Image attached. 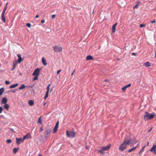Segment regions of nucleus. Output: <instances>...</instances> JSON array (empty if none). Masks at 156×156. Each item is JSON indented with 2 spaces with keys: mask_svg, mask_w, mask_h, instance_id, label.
I'll return each instance as SVG.
<instances>
[{
  "mask_svg": "<svg viewBox=\"0 0 156 156\" xmlns=\"http://www.w3.org/2000/svg\"><path fill=\"white\" fill-rule=\"evenodd\" d=\"M48 94H45V95L44 96V99H46L48 97Z\"/></svg>",
  "mask_w": 156,
  "mask_h": 156,
  "instance_id": "obj_43",
  "label": "nucleus"
},
{
  "mask_svg": "<svg viewBox=\"0 0 156 156\" xmlns=\"http://www.w3.org/2000/svg\"><path fill=\"white\" fill-rule=\"evenodd\" d=\"M139 146V144H137V145H136V148Z\"/></svg>",
  "mask_w": 156,
  "mask_h": 156,
  "instance_id": "obj_56",
  "label": "nucleus"
},
{
  "mask_svg": "<svg viewBox=\"0 0 156 156\" xmlns=\"http://www.w3.org/2000/svg\"><path fill=\"white\" fill-rule=\"evenodd\" d=\"M136 149V147H133L131 149H129L128 150V152L129 153L131 152L134 151Z\"/></svg>",
  "mask_w": 156,
  "mask_h": 156,
  "instance_id": "obj_23",
  "label": "nucleus"
},
{
  "mask_svg": "<svg viewBox=\"0 0 156 156\" xmlns=\"http://www.w3.org/2000/svg\"><path fill=\"white\" fill-rule=\"evenodd\" d=\"M76 72V69H74L73 70V73H74V72Z\"/></svg>",
  "mask_w": 156,
  "mask_h": 156,
  "instance_id": "obj_54",
  "label": "nucleus"
},
{
  "mask_svg": "<svg viewBox=\"0 0 156 156\" xmlns=\"http://www.w3.org/2000/svg\"><path fill=\"white\" fill-rule=\"evenodd\" d=\"M16 143L18 145H19L20 143H23L24 142V140L22 138H18L16 137Z\"/></svg>",
  "mask_w": 156,
  "mask_h": 156,
  "instance_id": "obj_9",
  "label": "nucleus"
},
{
  "mask_svg": "<svg viewBox=\"0 0 156 156\" xmlns=\"http://www.w3.org/2000/svg\"><path fill=\"white\" fill-rule=\"evenodd\" d=\"M41 23H42L44 22V20H42L41 21Z\"/></svg>",
  "mask_w": 156,
  "mask_h": 156,
  "instance_id": "obj_49",
  "label": "nucleus"
},
{
  "mask_svg": "<svg viewBox=\"0 0 156 156\" xmlns=\"http://www.w3.org/2000/svg\"><path fill=\"white\" fill-rule=\"evenodd\" d=\"M111 146V144H108L106 146L102 147V149H103V150H104V151H108L110 147Z\"/></svg>",
  "mask_w": 156,
  "mask_h": 156,
  "instance_id": "obj_10",
  "label": "nucleus"
},
{
  "mask_svg": "<svg viewBox=\"0 0 156 156\" xmlns=\"http://www.w3.org/2000/svg\"><path fill=\"white\" fill-rule=\"evenodd\" d=\"M155 20H154L151 22V23H154L155 22Z\"/></svg>",
  "mask_w": 156,
  "mask_h": 156,
  "instance_id": "obj_44",
  "label": "nucleus"
},
{
  "mask_svg": "<svg viewBox=\"0 0 156 156\" xmlns=\"http://www.w3.org/2000/svg\"><path fill=\"white\" fill-rule=\"evenodd\" d=\"M38 76H35V77L33 79V80L34 81V80H37V79H38Z\"/></svg>",
  "mask_w": 156,
  "mask_h": 156,
  "instance_id": "obj_31",
  "label": "nucleus"
},
{
  "mask_svg": "<svg viewBox=\"0 0 156 156\" xmlns=\"http://www.w3.org/2000/svg\"><path fill=\"white\" fill-rule=\"evenodd\" d=\"M8 3H7L4 9L2 11L1 14V20L4 23L5 22V12L7 9V5Z\"/></svg>",
  "mask_w": 156,
  "mask_h": 156,
  "instance_id": "obj_3",
  "label": "nucleus"
},
{
  "mask_svg": "<svg viewBox=\"0 0 156 156\" xmlns=\"http://www.w3.org/2000/svg\"><path fill=\"white\" fill-rule=\"evenodd\" d=\"M17 56L18 58V62L19 63H20L22 61V59L21 57V55L20 54H18L17 55Z\"/></svg>",
  "mask_w": 156,
  "mask_h": 156,
  "instance_id": "obj_11",
  "label": "nucleus"
},
{
  "mask_svg": "<svg viewBox=\"0 0 156 156\" xmlns=\"http://www.w3.org/2000/svg\"><path fill=\"white\" fill-rule=\"evenodd\" d=\"M140 2H138V3L136 4L133 7V9H137L139 7V5L140 4Z\"/></svg>",
  "mask_w": 156,
  "mask_h": 156,
  "instance_id": "obj_26",
  "label": "nucleus"
},
{
  "mask_svg": "<svg viewBox=\"0 0 156 156\" xmlns=\"http://www.w3.org/2000/svg\"><path fill=\"white\" fill-rule=\"evenodd\" d=\"M55 16H56L55 15V14L51 16V18L52 19L54 18L55 17Z\"/></svg>",
  "mask_w": 156,
  "mask_h": 156,
  "instance_id": "obj_41",
  "label": "nucleus"
},
{
  "mask_svg": "<svg viewBox=\"0 0 156 156\" xmlns=\"http://www.w3.org/2000/svg\"><path fill=\"white\" fill-rule=\"evenodd\" d=\"M28 135V134H27V135H26L23 136V137L22 139H23V140L24 141L25 139L29 138L27 137Z\"/></svg>",
  "mask_w": 156,
  "mask_h": 156,
  "instance_id": "obj_28",
  "label": "nucleus"
},
{
  "mask_svg": "<svg viewBox=\"0 0 156 156\" xmlns=\"http://www.w3.org/2000/svg\"><path fill=\"white\" fill-rule=\"evenodd\" d=\"M61 71V69H60V70H58L57 71V75Z\"/></svg>",
  "mask_w": 156,
  "mask_h": 156,
  "instance_id": "obj_45",
  "label": "nucleus"
},
{
  "mask_svg": "<svg viewBox=\"0 0 156 156\" xmlns=\"http://www.w3.org/2000/svg\"><path fill=\"white\" fill-rule=\"evenodd\" d=\"M132 55H136V54L135 53H134V52H133L132 53Z\"/></svg>",
  "mask_w": 156,
  "mask_h": 156,
  "instance_id": "obj_50",
  "label": "nucleus"
},
{
  "mask_svg": "<svg viewBox=\"0 0 156 156\" xmlns=\"http://www.w3.org/2000/svg\"><path fill=\"white\" fill-rule=\"evenodd\" d=\"M126 143L124 142V143L121 144L119 147V150L121 151H123L126 148Z\"/></svg>",
  "mask_w": 156,
  "mask_h": 156,
  "instance_id": "obj_6",
  "label": "nucleus"
},
{
  "mask_svg": "<svg viewBox=\"0 0 156 156\" xmlns=\"http://www.w3.org/2000/svg\"><path fill=\"white\" fill-rule=\"evenodd\" d=\"M86 149H87V148H88V147H86Z\"/></svg>",
  "mask_w": 156,
  "mask_h": 156,
  "instance_id": "obj_64",
  "label": "nucleus"
},
{
  "mask_svg": "<svg viewBox=\"0 0 156 156\" xmlns=\"http://www.w3.org/2000/svg\"><path fill=\"white\" fill-rule=\"evenodd\" d=\"M30 87H31V88H32V87L31 86H29Z\"/></svg>",
  "mask_w": 156,
  "mask_h": 156,
  "instance_id": "obj_61",
  "label": "nucleus"
},
{
  "mask_svg": "<svg viewBox=\"0 0 156 156\" xmlns=\"http://www.w3.org/2000/svg\"><path fill=\"white\" fill-rule=\"evenodd\" d=\"M17 62H14L13 64V67L12 68V69L11 70H13L15 68H16V67L17 64Z\"/></svg>",
  "mask_w": 156,
  "mask_h": 156,
  "instance_id": "obj_16",
  "label": "nucleus"
},
{
  "mask_svg": "<svg viewBox=\"0 0 156 156\" xmlns=\"http://www.w3.org/2000/svg\"><path fill=\"white\" fill-rule=\"evenodd\" d=\"M25 87V86L24 84H23L21 85V87L19 88V89L20 90H22Z\"/></svg>",
  "mask_w": 156,
  "mask_h": 156,
  "instance_id": "obj_27",
  "label": "nucleus"
},
{
  "mask_svg": "<svg viewBox=\"0 0 156 156\" xmlns=\"http://www.w3.org/2000/svg\"><path fill=\"white\" fill-rule=\"evenodd\" d=\"M38 156H42L41 155H38Z\"/></svg>",
  "mask_w": 156,
  "mask_h": 156,
  "instance_id": "obj_62",
  "label": "nucleus"
},
{
  "mask_svg": "<svg viewBox=\"0 0 156 156\" xmlns=\"http://www.w3.org/2000/svg\"><path fill=\"white\" fill-rule=\"evenodd\" d=\"M115 26L113 25L112 27V32L113 33H114L115 30Z\"/></svg>",
  "mask_w": 156,
  "mask_h": 156,
  "instance_id": "obj_29",
  "label": "nucleus"
},
{
  "mask_svg": "<svg viewBox=\"0 0 156 156\" xmlns=\"http://www.w3.org/2000/svg\"><path fill=\"white\" fill-rule=\"evenodd\" d=\"M4 91V89L3 88H1L0 89V95H2V93Z\"/></svg>",
  "mask_w": 156,
  "mask_h": 156,
  "instance_id": "obj_25",
  "label": "nucleus"
},
{
  "mask_svg": "<svg viewBox=\"0 0 156 156\" xmlns=\"http://www.w3.org/2000/svg\"><path fill=\"white\" fill-rule=\"evenodd\" d=\"M51 85V84H49L48 85V86L47 87V90H49V87H50V86Z\"/></svg>",
  "mask_w": 156,
  "mask_h": 156,
  "instance_id": "obj_38",
  "label": "nucleus"
},
{
  "mask_svg": "<svg viewBox=\"0 0 156 156\" xmlns=\"http://www.w3.org/2000/svg\"><path fill=\"white\" fill-rule=\"evenodd\" d=\"M155 57L156 58V51H155Z\"/></svg>",
  "mask_w": 156,
  "mask_h": 156,
  "instance_id": "obj_55",
  "label": "nucleus"
},
{
  "mask_svg": "<svg viewBox=\"0 0 156 156\" xmlns=\"http://www.w3.org/2000/svg\"><path fill=\"white\" fill-rule=\"evenodd\" d=\"M104 151V150H103V149H102V148L100 150L98 151V152L100 153L101 154H102Z\"/></svg>",
  "mask_w": 156,
  "mask_h": 156,
  "instance_id": "obj_30",
  "label": "nucleus"
},
{
  "mask_svg": "<svg viewBox=\"0 0 156 156\" xmlns=\"http://www.w3.org/2000/svg\"><path fill=\"white\" fill-rule=\"evenodd\" d=\"M3 108L2 107H0V113H1L3 111Z\"/></svg>",
  "mask_w": 156,
  "mask_h": 156,
  "instance_id": "obj_37",
  "label": "nucleus"
},
{
  "mask_svg": "<svg viewBox=\"0 0 156 156\" xmlns=\"http://www.w3.org/2000/svg\"><path fill=\"white\" fill-rule=\"evenodd\" d=\"M87 60H91L93 59V58L90 55H88L86 58Z\"/></svg>",
  "mask_w": 156,
  "mask_h": 156,
  "instance_id": "obj_17",
  "label": "nucleus"
},
{
  "mask_svg": "<svg viewBox=\"0 0 156 156\" xmlns=\"http://www.w3.org/2000/svg\"><path fill=\"white\" fill-rule=\"evenodd\" d=\"M152 128H150L149 129L148 131V133H149L152 130Z\"/></svg>",
  "mask_w": 156,
  "mask_h": 156,
  "instance_id": "obj_46",
  "label": "nucleus"
},
{
  "mask_svg": "<svg viewBox=\"0 0 156 156\" xmlns=\"http://www.w3.org/2000/svg\"><path fill=\"white\" fill-rule=\"evenodd\" d=\"M41 70V69H39L38 68H37L35 70H34L33 73L32 74V75L33 76H37L39 75L40 72V70Z\"/></svg>",
  "mask_w": 156,
  "mask_h": 156,
  "instance_id": "obj_7",
  "label": "nucleus"
},
{
  "mask_svg": "<svg viewBox=\"0 0 156 156\" xmlns=\"http://www.w3.org/2000/svg\"><path fill=\"white\" fill-rule=\"evenodd\" d=\"M49 92V90H47V91L46 92V94H47L48 95V94Z\"/></svg>",
  "mask_w": 156,
  "mask_h": 156,
  "instance_id": "obj_48",
  "label": "nucleus"
},
{
  "mask_svg": "<svg viewBox=\"0 0 156 156\" xmlns=\"http://www.w3.org/2000/svg\"><path fill=\"white\" fill-rule=\"evenodd\" d=\"M19 147H17V148H13V152L14 154L16 153L19 150Z\"/></svg>",
  "mask_w": 156,
  "mask_h": 156,
  "instance_id": "obj_20",
  "label": "nucleus"
},
{
  "mask_svg": "<svg viewBox=\"0 0 156 156\" xmlns=\"http://www.w3.org/2000/svg\"><path fill=\"white\" fill-rule=\"evenodd\" d=\"M156 145H154L151 149L150 151L151 152L154 151V154H156Z\"/></svg>",
  "mask_w": 156,
  "mask_h": 156,
  "instance_id": "obj_14",
  "label": "nucleus"
},
{
  "mask_svg": "<svg viewBox=\"0 0 156 156\" xmlns=\"http://www.w3.org/2000/svg\"><path fill=\"white\" fill-rule=\"evenodd\" d=\"M149 144V143L148 142L147 143V146Z\"/></svg>",
  "mask_w": 156,
  "mask_h": 156,
  "instance_id": "obj_60",
  "label": "nucleus"
},
{
  "mask_svg": "<svg viewBox=\"0 0 156 156\" xmlns=\"http://www.w3.org/2000/svg\"><path fill=\"white\" fill-rule=\"evenodd\" d=\"M18 83L15 84H14L12 85L10 87V88L12 89L18 86Z\"/></svg>",
  "mask_w": 156,
  "mask_h": 156,
  "instance_id": "obj_22",
  "label": "nucleus"
},
{
  "mask_svg": "<svg viewBox=\"0 0 156 156\" xmlns=\"http://www.w3.org/2000/svg\"><path fill=\"white\" fill-rule=\"evenodd\" d=\"M120 59L119 58H117V60H118H118H119Z\"/></svg>",
  "mask_w": 156,
  "mask_h": 156,
  "instance_id": "obj_59",
  "label": "nucleus"
},
{
  "mask_svg": "<svg viewBox=\"0 0 156 156\" xmlns=\"http://www.w3.org/2000/svg\"><path fill=\"white\" fill-rule=\"evenodd\" d=\"M45 133L44 134V136L45 138H47L48 136V135L51 132V129L49 127H47L45 130Z\"/></svg>",
  "mask_w": 156,
  "mask_h": 156,
  "instance_id": "obj_8",
  "label": "nucleus"
},
{
  "mask_svg": "<svg viewBox=\"0 0 156 156\" xmlns=\"http://www.w3.org/2000/svg\"><path fill=\"white\" fill-rule=\"evenodd\" d=\"M52 89H51V90H50V92H51V91H52Z\"/></svg>",
  "mask_w": 156,
  "mask_h": 156,
  "instance_id": "obj_63",
  "label": "nucleus"
},
{
  "mask_svg": "<svg viewBox=\"0 0 156 156\" xmlns=\"http://www.w3.org/2000/svg\"><path fill=\"white\" fill-rule=\"evenodd\" d=\"M124 142L126 144H130L131 145H132L137 143L138 141L136 140L134 136H133L132 137L131 136H127L124 139Z\"/></svg>",
  "mask_w": 156,
  "mask_h": 156,
  "instance_id": "obj_1",
  "label": "nucleus"
},
{
  "mask_svg": "<svg viewBox=\"0 0 156 156\" xmlns=\"http://www.w3.org/2000/svg\"><path fill=\"white\" fill-rule=\"evenodd\" d=\"M42 63L44 66H46L47 65V63L46 60L44 58V57L42 58L41 59Z\"/></svg>",
  "mask_w": 156,
  "mask_h": 156,
  "instance_id": "obj_15",
  "label": "nucleus"
},
{
  "mask_svg": "<svg viewBox=\"0 0 156 156\" xmlns=\"http://www.w3.org/2000/svg\"><path fill=\"white\" fill-rule=\"evenodd\" d=\"M5 83L6 84L8 85L9 84L10 82L8 81H5Z\"/></svg>",
  "mask_w": 156,
  "mask_h": 156,
  "instance_id": "obj_39",
  "label": "nucleus"
},
{
  "mask_svg": "<svg viewBox=\"0 0 156 156\" xmlns=\"http://www.w3.org/2000/svg\"><path fill=\"white\" fill-rule=\"evenodd\" d=\"M9 105L7 104H5L4 105V108L6 110H8L9 109Z\"/></svg>",
  "mask_w": 156,
  "mask_h": 156,
  "instance_id": "obj_21",
  "label": "nucleus"
},
{
  "mask_svg": "<svg viewBox=\"0 0 156 156\" xmlns=\"http://www.w3.org/2000/svg\"><path fill=\"white\" fill-rule=\"evenodd\" d=\"M8 99L6 97H4L2 99V104H5L7 102Z\"/></svg>",
  "mask_w": 156,
  "mask_h": 156,
  "instance_id": "obj_13",
  "label": "nucleus"
},
{
  "mask_svg": "<svg viewBox=\"0 0 156 156\" xmlns=\"http://www.w3.org/2000/svg\"><path fill=\"white\" fill-rule=\"evenodd\" d=\"M131 85L130 83L129 84H128L122 87V90L123 91H125L127 88L130 87Z\"/></svg>",
  "mask_w": 156,
  "mask_h": 156,
  "instance_id": "obj_12",
  "label": "nucleus"
},
{
  "mask_svg": "<svg viewBox=\"0 0 156 156\" xmlns=\"http://www.w3.org/2000/svg\"><path fill=\"white\" fill-rule=\"evenodd\" d=\"M28 104L30 106H32L34 104V102L33 101L30 100L28 102Z\"/></svg>",
  "mask_w": 156,
  "mask_h": 156,
  "instance_id": "obj_19",
  "label": "nucleus"
},
{
  "mask_svg": "<svg viewBox=\"0 0 156 156\" xmlns=\"http://www.w3.org/2000/svg\"><path fill=\"white\" fill-rule=\"evenodd\" d=\"M38 122L40 124H42V120L41 119V118H40L38 120Z\"/></svg>",
  "mask_w": 156,
  "mask_h": 156,
  "instance_id": "obj_33",
  "label": "nucleus"
},
{
  "mask_svg": "<svg viewBox=\"0 0 156 156\" xmlns=\"http://www.w3.org/2000/svg\"><path fill=\"white\" fill-rule=\"evenodd\" d=\"M6 142L8 143H10L11 142V140L10 139H8L6 140Z\"/></svg>",
  "mask_w": 156,
  "mask_h": 156,
  "instance_id": "obj_36",
  "label": "nucleus"
},
{
  "mask_svg": "<svg viewBox=\"0 0 156 156\" xmlns=\"http://www.w3.org/2000/svg\"><path fill=\"white\" fill-rule=\"evenodd\" d=\"M62 49V48L59 45H55L53 47L54 51L57 52H58L61 51Z\"/></svg>",
  "mask_w": 156,
  "mask_h": 156,
  "instance_id": "obj_4",
  "label": "nucleus"
},
{
  "mask_svg": "<svg viewBox=\"0 0 156 156\" xmlns=\"http://www.w3.org/2000/svg\"><path fill=\"white\" fill-rule=\"evenodd\" d=\"M17 89H14L12 90V92L13 93H15Z\"/></svg>",
  "mask_w": 156,
  "mask_h": 156,
  "instance_id": "obj_42",
  "label": "nucleus"
},
{
  "mask_svg": "<svg viewBox=\"0 0 156 156\" xmlns=\"http://www.w3.org/2000/svg\"><path fill=\"white\" fill-rule=\"evenodd\" d=\"M146 147V145L144 146L143 148L141 149V150H140V152L139 153V154H140L144 150V149L145 148V147Z\"/></svg>",
  "mask_w": 156,
  "mask_h": 156,
  "instance_id": "obj_34",
  "label": "nucleus"
},
{
  "mask_svg": "<svg viewBox=\"0 0 156 156\" xmlns=\"http://www.w3.org/2000/svg\"><path fill=\"white\" fill-rule=\"evenodd\" d=\"M26 26L30 28L31 26V25L30 23H27L26 24Z\"/></svg>",
  "mask_w": 156,
  "mask_h": 156,
  "instance_id": "obj_32",
  "label": "nucleus"
},
{
  "mask_svg": "<svg viewBox=\"0 0 156 156\" xmlns=\"http://www.w3.org/2000/svg\"><path fill=\"white\" fill-rule=\"evenodd\" d=\"M117 25V23H116L115 24H114L113 25L115 27H116V25Z\"/></svg>",
  "mask_w": 156,
  "mask_h": 156,
  "instance_id": "obj_53",
  "label": "nucleus"
},
{
  "mask_svg": "<svg viewBox=\"0 0 156 156\" xmlns=\"http://www.w3.org/2000/svg\"><path fill=\"white\" fill-rule=\"evenodd\" d=\"M145 115L144 116V118L145 121L151 120L155 116L154 113L149 114L146 111L145 112Z\"/></svg>",
  "mask_w": 156,
  "mask_h": 156,
  "instance_id": "obj_2",
  "label": "nucleus"
},
{
  "mask_svg": "<svg viewBox=\"0 0 156 156\" xmlns=\"http://www.w3.org/2000/svg\"><path fill=\"white\" fill-rule=\"evenodd\" d=\"M55 126H58V121L56 123Z\"/></svg>",
  "mask_w": 156,
  "mask_h": 156,
  "instance_id": "obj_51",
  "label": "nucleus"
},
{
  "mask_svg": "<svg viewBox=\"0 0 156 156\" xmlns=\"http://www.w3.org/2000/svg\"><path fill=\"white\" fill-rule=\"evenodd\" d=\"M144 66H145L146 67H150L151 66V65L149 62H145L144 64Z\"/></svg>",
  "mask_w": 156,
  "mask_h": 156,
  "instance_id": "obj_18",
  "label": "nucleus"
},
{
  "mask_svg": "<svg viewBox=\"0 0 156 156\" xmlns=\"http://www.w3.org/2000/svg\"><path fill=\"white\" fill-rule=\"evenodd\" d=\"M146 25L145 24H141L140 25V27L141 28L143 27H145Z\"/></svg>",
  "mask_w": 156,
  "mask_h": 156,
  "instance_id": "obj_35",
  "label": "nucleus"
},
{
  "mask_svg": "<svg viewBox=\"0 0 156 156\" xmlns=\"http://www.w3.org/2000/svg\"><path fill=\"white\" fill-rule=\"evenodd\" d=\"M76 133L73 131H67L66 135L69 137H74L75 136V135Z\"/></svg>",
  "mask_w": 156,
  "mask_h": 156,
  "instance_id": "obj_5",
  "label": "nucleus"
},
{
  "mask_svg": "<svg viewBox=\"0 0 156 156\" xmlns=\"http://www.w3.org/2000/svg\"><path fill=\"white\" fill-rule=\"evenodd\" d=\"M39 16H38V15H37L36 16V17H35V18H38V17H39Z\"/></svg>",
  "mask_w": 156,
  "mask_h": 156,
  "instance_id": "obj_52",
  "label": "nucleus"
},
{
  "mask_svg": "<svg viewBox=\"0 0 156 156\" xmlns=\"http://www.w3.org/2000/svg\"><path fill=\"white\" fill-rule=\"evenodd\" d=\"M10 129L11 131H12V132H14V133H15V132H16L14 131V129H13V128H10Z\"/></svg>",
  "mask_w": 156,
  "mask_h": 156,
  "instance_id": "obj_47",
  "label": "nucleus"
},
{
  "mask_svg": "<svg viewBox=\"0 0 156 156\" xmlns=\"http://www.w3.org/2000/svg\"><path fill=\"white\" fill-rule=\"evenodd\" d=\"M43 130V129L42 127H41L39 132L40 133Z\"/></svg>",
  "mask_w": 156,
  "mask_h": 156,
  "instance_id": "obj_40",
  "label": "nucleus"
},
{
  "mask_svg": "<svg viewBox=\"0 0 156 156\" xmlns=\"http://www.w3.org/2000/svg\"><path fill=\"white\" fill-rule=\"evenodd\" d=\"M73 73H72V74H71V76H72L73 75Z\"/></svg>",
  "mask_w": 156,
  "mask_h": 156,
  "instance_id": "obj_58",
  "label": "nucleus"
},
{
  "mask_svg": "<svg viewBox=\"0 0 156 156\" xmlns=\"http://www.w3.org/2000/svg\"><path fill=\"white\" fill-rule=\"evenodd\" d=\"M58 126L55 125V126L53 129V133H55V132L57 131L58 128Z\"/></svg>",
  "mask_w": 156,
  "mask_h": 156,
  "instance_id": "obj_24",
  "label": "nucleus"
},
{
  "mask_svg": "<svg viewBox=\"0 0 156 156\" xmlns=\"http://www.w3.org/2000/svg\"><path fill=\"white\" fill-rule=\"evenodd\" d=\"M107 81V79H105V81Z\"/></svg>",
  "mask_w": 156,
  "mask_h": 156,
  "instance_id": "obj_57",
  "label": "nucleus"
}]
</instances>
